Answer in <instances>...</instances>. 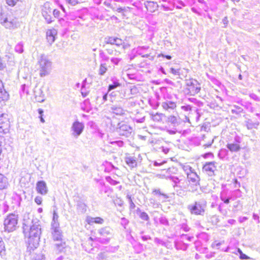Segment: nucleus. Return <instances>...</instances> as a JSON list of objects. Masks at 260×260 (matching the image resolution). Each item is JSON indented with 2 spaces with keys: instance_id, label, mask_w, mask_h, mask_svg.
I'll return each instance as SVG.
<instances>
[{
  "instance_id": "1",
  "label": "nucleus",
  "mask_w": 260,
  "mask_h": 260,
  "mask_svg": "<svg viewBox=\"0 0 260 260\" xmlns=\"http://www.w3.org/2000/svg\"><path fill=\"white\" fill-rule=\"evenodd\" d=\"M41 233V225L38 220L32 221V225L30 226L29 231H26L24 228V234L28 251H34L38 247Z\"/></svg>"
},
{
  "instance_id": "2",
  "label": "nucleus",
  "mask_w": 260,
  "mask_h": 260,
  "mask_svg": "<svg viewBox=\"0 0 260 260\" xmlns=\"http://www.w3.org/2000/svg\"><path fill=\"white\" fill-rule=\"evenodd\" d=\"M39 74L41 77H44L50 74L52 70V62L44 54H41L38 58Z\"/></svg>"
},
{
  "instance_id": "3",
  "label": "nucleus",
  "mask_w": 260,
  "mask_h": 260,
  "mask_svg": "<svg viewBox=\"0 0 260 260\" xmlns=\"http://www.w3.org/2000/svg\"><path fill=\"white\" fill-rule=\"evenodd\" d=\"M0 23L8 29H14L19 26L17 18L2 12H0Z\"/></svg>"
},
{
  "instance_id": "4",
  "label": "nucleus",
  "mask_w": 260,
  "mask_h": 260,
  "mask_svg": "<svg viewBox=\"0 0 260 260\" xmlns=\"http://www.w3.org/2000/svg\"><path fill=\"white\" fill-rule=\"evenodd\" d=\"M18 220L17 214L11 213L8 215L4 221L5 231L10 233L15 231L17 228Z\"/></svg>"
},
{
  "instance_id": "5",
  "label": "nucleus",
  "mask_w": 260,
  "mask_h": 260,
  "mask_svg": "<svg viewBox=\"0 0 260 260\" xmlns=\"http://www.w3.org/2000/svg\"><path fill=\"white\" fill-rule=\"evenodd\" d=\"M196 201L192 204L188 205L187 209L191 214L196 215H204L205 213V208L206 207V202Z\"/></svg>"
},
{
  "instance_id": "6",
  "label": "nucleus",
  "mask_w": 260,
  "mask_h": 260,
  "mask_svg": "<svg viewBox=\"0 0 260 260\" xmlns=\"http://www.w3.org/2000/svg\"><path fill=\"white\" fill-rule=\"evenodd\" d=\"M84 128V125L82 122L78 120L74 122L71 127V135L74 138H78L82 133Z\"/></svg>"
},
{
  "instance_id": "7",
  "label": "nucleus",
  "mask_w": 260,
  "mask_h": 260,
  "mask_svg": "<svg viewBox=\"0 0 260 260\" xmlns=\"http://www.w3.org/2000/svg\"><path fill=\"white\" fill-rule=\"evenodd\" d=\"M10 123L9 116L8 114H0V133L6 134L8 132Z\"/></svg>"
},
{
  "instance_id": "8",
  "label": "nucleus",
  "mask_w": 260,
  "mask_h": 260,
  "mask_svg": "<svg viewBox=\"0 0 260 260\" xmlns=\"http://www.w3.org/2000/svg\"><path fill=\"white\" fill-rule=\"evenodd\" d=\"M116 131L120 135L128 137L131 135L133 129L127 124L121 122L118 124Z\"/></svg>"
},
{
  "instance_id": "9",
  "label": "nucleus",
  "mask_w": 260,
  "mask_h": 260,
  "mask_svg": "<svg viewBox=\"0 0 260 260\" xmlns=\"http://www.w3.org/2000/svg\"><path fill=\"white\" fill-rule=\"evenodd\" d=\"M215 161L206 162L203 165L202 171L209 176L212 177L215 175V171H217V167Z\"/></svg>"
},
{
  "instance_id": "10",
  "label": "nucleus",
  "mask_w": 260,
  "mask_h": 260,
  "mask_svg": "<svg viewBox=\"0 0 260 260\" xmlns=\"http://www.w3.org/2000/svg\"><path fill=\"white\" fill-rule=\"evenodd\" d=\"M186 174L188 182L192 183L195 186L200 185V178L191 167H189V172Z\"/></svg>"
},
{
  "instance_id": "11",
  "label": "nucleus",
  "mask_w": 260,
  "mask_h": 260,
  "mask_svg": "<svg viewBox=\"0 0 260 260\" xmlns=\"http://www.w3.org/2000/svg\"><path fill=\"white\" fill-rule=\"evenodd\" d=\"M36 190L38 193L42 195L46 194L48 193V190L46 182L43 180L37 182L36 184Z\"/></svg>"
},
{
  "instance_id": "12",
  "label": "nucleus",
  "mask_w": 260,
  "mask_h": 260,
  "mask_svg": "<svg viewBox=\"0 0 260 260\" xmlns=\"http://www.w3.org/2000/svg\"><path fill=\"white\" fill-rule=\"evenodd\" d=\"M181 109L185 111H189L190 117H193V116H195L196 120L197 121L199 120L200 114L198 109H195L193 110V111H192V107L190 105H187L181 106Z\"/></svg>"
},
{
  "instance_id": "13",
  "label": "nucleus",
  "mask_w": 260,
  "mask_h": 260,
  "mask_svg": "<svg viewBox=\"0 0 260 260\" xmlns=\"http://www.w3.org/2000/svg\"><path fill=\"white\" fill-rule=\"evenodd\" d=\"M235 141L234 143H228L226 145V147L232 152H237L241 149L239 138H235Z\"/></svg>"
},
{
  "instance_id": "14",
  "label": "nucleus",
  "mask_w": 260,
  "mask_h": 260,
  "mask_svg": "<svg viewBox=\"0 0 260 260\" xmlns=\"http://www.w3.org/2000/svg\"><path fill=\"white\" fill-rule=\"evenodd\" d=\"M105 42L106 44L120 46L122 44L123 41L121 39L117 37H108L105 38Z\"/></svg>"
},
{
  "instance_id": "15",
  "label": "nucleus",
  "mask_w": 260,
  "mask_h": 260,
  "mask_svg": "<svg viewBox=\"0 0 260 260\" xmlns=\"http://www.w3.org/2000/svg\"><path fill=\"white\" fill-rule=\"evenodd\" d=\"M57 34V30L54 28L47 30L46 32L47 40L50 44H52L54 42Z\"/></svg>"
},
{
  "instance_id": "16",
  "label": "nucleus",
  "mask_w": 260,
  "mask_h": 260,
  "mask_svg": "<svg viewBox=\"0 0 260 260\" xmlns=\"http://www.w3.org/2000/svg\"><path fill=\"white\" fill-rule=\"evenodd\" d=\"M35 98L37 102L42 103L45 101V95L41 88H37L34 90Z\"/></svg>"
},
{
  "instance_id": "17",
  "label": "nucleus",
  "mask_w": 260,
  "mask_h": 260,
  "mask_svg": "<svg viewBox=\"0 0 260 260\" xmlns=\"http://www.w3.org/2000/svg\"><path fill=\"white\" fill-rule=\"evenodd\" d=\"M112 231L113 230L110 227L105 226L99 229L98 233L101 236L107 237L112 235Z\"/></svg>"
},
{
  "instance_id": "18",
  "label": "nucleus",
  "mask_w": 260,
  "mask_h": 260,
  "mask_svg": "<svg viewBox=\"0 0 260 260\" xmlns=\"http://www.w3.org/2000/svg\"><path fill=\"white\" fill-rule=\"evenodd\" d=\"M201 87L199 83L198 85L191 86L189 87H187L186 89L187 94H190V95H194L199 93Z\"/></svg>"
},
{
  "instance_id": "19",
  "label": "nucleus",
  "mask_w": 260,
  "mask_h": 260,
  "mask_svg": "<svg viewBox=\"0 0 260 260\" xmlns=\"http://www.w3.org/2000/svg\"><path fill=\"white\" fill-rule=\"evenodd\" d=\"M110 111L117 115H122L124 114V110L122 107L115 105L110 107Z\"/></svg>"
},
{
  "instance_id": "20",
  "label": "nucleus",
  "mask_w": 260,
  "mask_h": 260,
  "mask_svg": "<svg viewBox=\"0 0 260 260\" xmlns=\"http://www.w3.org/2000/svg\"><path fill=\"white\" fill-rule=\"evenodd\" d=\"M8 186L9 182L7 178L2 174H0V189H6Z\"/></svg>"
},
{
  "instance_id": "21",
  "label": "nucleus",
  "mask_w": 260,
  "mask_h": 260,
  "mask_svg": "<svg viewBox=\"0 0 260 260\" xmlns=\"http://www.w3.org/2000/svg\"><path fill=\"white\" fill-rule=\"evenodd\" d=\"M162 108L167 110H173L176 107V103L170 101L162 102L161 104Z\"/></svg>"
},
{
  "instance_id": "22",
  "label": "nucleus",
  "mask_w": 260,
  "mask_h": 260,
  "mask_svg": "<svg viewBox=\"0 0 260 260\" xmlns=\"http://www.w3.org/2000/svg\"><path fill=\"white\" fill-rule=\"evenodd\" d=\"M126 164L131 168H134L137 166V162L136 158L133 156H126L125 158Z\"/></svg>"
},
{
  "instance_id": "23",
  "label": "nucleus",
  "mask_w": 260,
  "mask_h": 260,
  "mask_svg": "<svg viewBox=\"0 0 260 260\" xmlns=\"http://www.w3.org/2000/svg\"><path fill=\"white\" fill-rule=\"evenodd\" d=\"M178 170L175 167H170L169 168L167 171L165 172V173L162 174L163 176L166 179H168V176H174V175L176 174L177 173Z\"/></svg>"
},
{
  "instance_id": "24",
  "label": "nucleus",
  "mask_w": 260,
  "mask_h": 260,
  "mask_svg": "<svg viewBox=\"0 0 260 260\" xmlns=\"http://www.w3.org/2000/svg\"><path fill=\"white\" fill-rule=\"evenodd\" d=\"M168 179L171 180L174 183V187H178L179 184L182 183L183 179H179L178 177L175 176H168Z\"/></svg>"
},
{
  "instance_id": "25",
  "label": "nucleus",
  "mask_w": 260,
  "mask_h": 260,
  "mask_svg": "<svg viewBox=\"0 0 260 260\" xmlns=\"http://www.w3.org/2000/svg\"><path fill=\"white\" fill-rule=\"evenodd\" d=\"M52 234L54 240L60 241L62 239V234L60 229L52 231Z\"/></svg>"
},
{
  "instance_id": "26",
  "label": "nucleus",
  "mask_w": 260,
  "mask_h": 260,
  "mask_svg": "<svg viewBox=\"0 0 260 260\" xmlns=\"http://www.w3.org/2000/svg\"><path fill=\"white\" fill-rule=\"evenodd\" d=\"M77 210L80 213H84L86 211V205L82 202H78L77 204Z\"/></svg>"
},
{
  "instance_id": "27",
  "label": "nucleus",
  "mask_w": 260,
  "mask_h": 260,
  "mask_svg": "<svg viewBox=\"0 0 260 260\" xmlns=\"http://www.w3.org/2000/svg\"><path fill=\"white\" fill-rule=\"evenodd\" d=\"M51 13V12L50 11H48V13L46 11L42 12V15L48 24L51 23L54 21L50 15Z\"/></svg>"
},
{
  "instance_id": "28",
  "label": "nucleus",
  "mask_w": 260,
  "mask_h": 260,
  "mask_svg": "<svg viewBox=\"0 0 260 260\" xmlns=\"http://www.w3.org/2000/svg\"><path fill=\"white\" fill-rule=\"evenodd\" d=\"M0 99L3 101H7L9 99V94L4 89V85H3V87L0 89Z\"/></svg>"
},
{
  "instance_id": "29",
  "label": "nucleus",
  "mask_w": 260,
  "mask_h": 260,
  "mask_svg": "<svg viewBox=\"0 0 260 260\" xmlns=\"http://www.w3.org/2000/svg\"><path fill=\"white\" fill-rule=\"evenodd\" d=\"M175 247L177 250H186L188 248V245L184 243L175 242Z\"/></svg>"
},
{
  "instance_id": "30",
  "label": "nucleus",
  "mask_w": 260,
  "mask_h": 260,
  "mask_svg": "<svg viewBox=\"0 0 260 260\" xmlns=\"http://www.w3.org/2000/svg\"><path fill=\"white\" fill-rule=\"evenodd\" d=\"M5 58L7 59V63L10 66H14L15 64L14 62V56L12 54H8L5 55Z\"/></svg>"
},
{
  "instance_id": "31",
  "label": "nucleus",
  "mask_w": 260,
  "mask_h": 260,
  "mask_svg": "<svg viewBox=\"0 0 260 260\" xmlns=\"http://www.w3.org/2000/svg\"><path fill=\"white\" fill-rule=\"evenodd\" d=\"M0 255L2 257L6 256L5 244L1 237H0Z\"/></svg>"
},
{
  "instance_id": "32",
  "label": "nucleus",
  "mask_w": 260,
  "mask_h": 260,
  "mask_svg": "<svg viewBox=\"0 0 260 260\" xmlns=\"http://www.w3.org/2000/svg\"><path fill=\"white\" fill-rule=\"evenodd\" d=\"M120 85L121 84L118 81H113L112 84L109 85L108 92L119 87Z\"/></svg>"
},
{
  "instance_id": "33",
  "label": "nucleus",
  "mask_w": 260,
  "mask_h": 260,
  "mask_svg": "<svg viewBox=\"0 0 260 260\" xmlns=\"http://www.w3.org/2000/svg\"><path fill=\"white\" fill-rule=\"evenodd\" d=\"M107 71V65L105 63H101L99 70V74L104 75Z\"/></svg>"
},
{
  "instance_id": "34",
  "label": "nucleus",
  "mask_w": 260,
  "mask_h": 260,
  "mask_svg": "<svg viewBox=\"0 0 260 260\" xmlns=\"http://www.w3.org/2000/svg\"><path fill=\"white\" fill-rule=\"evenodd\" d=\"M228 154V150L226 149H221L218 152V156L220 158L223 159Z\"/></svg>"
},
{
  "instance_id": "35",
  "label": "nucleus",
  "mask_w": 260,
  "mask_h": 260,
  "mask_svg": "<svg viewBox=\"0 0 260 260\" xmlns=\"http://www.w3.org/2000/svg\"><path fill=\"white\" fill-rule=\"evenodd\" d=\"M126 199L128 200L129 204V209L131 210L134 209L136 206L134 203L133 201V200L132 199V196L129 193H127L126 194Z\"/></svg>"
},
{
  "instance_id": "36",
  "label": "nucleus",
  "mask_w": 260,
  "mask_h": 260,
  "mask_svg": "<svg viewBox=\"0 0 260 260\" xmlns=\"http://www.w3.org/2000/svg\"><path fill=\"white\" fill-rule=\"evenodd\" d=\"M15 51L19 53H21L23 52V45L22 43H18L15 47Z\"/></svg>"
},
{
  "instance_id": "37",
  "label": "nucleus",
  "mask_w": 260,
  "mask_h": 260,
  "mask_svg": "<svg viewBox=\"0 0 260 260\" xmlns=\"http://www.w3.org/2000/svg\"><path fill=\"white\" fill-rule=\"evenodd\" d=\"M9 207L6 202L3 203L1 208V214H4L9 210Z\"/></svg>"
},
{
  "instance_id": "38",
  "label": "nucleus",
  "mask_w": 260,
  "mask_h": 260,
  "mask_svg": "<svg viewBox=\"0 0 260 260\" xmlns=\"http://www.w3.org/2000/svg\"><path fill=\"white\" fill-rule=\"evenodd\" d=\"M198 84V82L196 80L190 79L186 80V85L187 87H189L191 86L196 85Z\"/></svg>"
},
{
  "instance_id": "39",
  "label": "nucleus",
  "mask_w": 260,
  "mask_h": 260,
  "mask_svg": "<svg viewBox=\"0 0 260 260\" xmlns=\"http://www.w3.org/2000/svg\"><path fill=\"white\" fill-rule=\"evenodd\" d=\"M43 11H46L47 13L48 11L51 12L50 4L49 2H46L44 3L42 9V12Z\"/></svg>"
},
{
  "instance_id": "40",
  "label": "nucleus",
  "mask_w": 260,
  "mask_h": 260,
  "mask_svg": "<svg viewBox=\"0 0 260 260\" xmlns=\"http://www.w3.org/2000/svg\"><path fill=\"white\" fill-rule=\"evenodd\" d=\"M140 218L145 221H149V217L147 213L145 212H142V213H140V215H139Z\"/></svg>"
},
{
  "instance_id": "41",
  "label": "nucleus",
  "mask_w": 260,
  "mask_h": 260,
  "mask_svg": "<svg viewBox=\"0 0 260 260\" xmlns=\"http://www.w3.org/2000/svg\"><path fill=\"white\" fill-rule=\"evenodd\" d=\"M96 241L100 242L102 244H107L109 242L110 238H96L95 239Z\"/></svg>"
},
{
  "instance_id": "42",
  "label": "nucleus",
  "mask_w": 260,
  "mask_h": 260,
  "mask_svg": "<svg viewBox=\"0 0 260 260\" xmlns=\"http://www.w3.org/2000/svg\"><path fill=\"white\" fill-rule=\"evenodd\" d=\"M168 121L172 124H176L178 123L177 118L174 116H170L168 118Z\"/></svg>"
},
{
  "instance_id": "43",
  "label": "nucleus",
  "mask_w": 260,
  "mask_h": 260,
  "mask_svg": "<svg viewBox=\"0 0 260 260\" xmlns=\"http://www.w3.org/2000/svg\"><path fill=\"white\" fill-rule=\"evenodd\" d=\"M129 88L132 95L136 94L139 92L138 88L135 85L130 86Z\"/></svg>"
},
{
  "instance_id": "44",
  "label": "nucleus",
  "mask_w": 260,
  "mask_h": 260,
  "mask_svg": "<svg viewBox=\"0 0 260 260\" xmlns=\"http://www.w3.org/2000/svg\"><path fill=\"white\" fill-rule=\"evenodd\" d=\"M106 181L112 185H116L119 183V182L113 179L111 177H107L106 178Z\"/></svg>"
},
{
  "instance_id": "45",
  "label": "nucleus",
  "mask_w": 260,
  "mask_h": 260,
  "mask_svg": "<svg viewBox=\"0 0 260 260\" xmlns=\"http://www.w3.org/2000/svg\"><path fill=\"white\" fill-rule=\"evenodd\" d=\"M111 62L115 64V65H118L120 63V62L121 61V58H118V57H112L110 59Z\"/></svg>"
},
{
  "instance_id": "46",
  "label": "nucleus",
  "mask_w": 260,
  "mask_h": 260,
  "mask_svg": "<svg viewBox=\"0 0 260 260\" xmlns=\"http://www.w3.org/2000/svg\"><path fill=\"white\" fill-rule=\"evenodd\" d=\"M152 193L155 195L162 196L165 199H167L168 198V196L167 194L161 193L160 189H154L153 190Z\"/></svg>"
},
{
  "instance_id": "47",
  "label": "nucleus",
  "mask_w": 260,
  "mask_h": 260,
  "mask_svg": "<svg viewBox=\"0 0 260 260\" xmlns=\"http://www.w3.org/2000/svg\"><path fill=\"white\" fill-rule=\"evenodd\" d=\"M6 69V63L3 58L0 56V71H4Z\"/></svg>"
},
{
  "instance_id": "48",
  "label": "nucleus",
  "mask_w": 260,
  "mask_h": 260,
  "mask_svg": "<svg viewBox=\"0 0 260 260\" xmlns=\"http://www.w3.org/2000/svg\"><path fill=\"white\" fill-rule=\"evenodd\" d=\"M107 51L109 55L117 56L120 52L112 49H107Z\"/></svg>"
},
{
  "instance_id": "49",
  "label": "nucleus",
  "mask_w": 260,
  "mask_h": 260,
  "mask_svg": "<svg viewBox=\"0 0 260 260\" xmlns=\"http://www.w3.org/2000/svg\"><path fill=\"white\" fill-rule=\"evenodd\" d=\"M81 92L82 96L83 98H85L88 94L89 91H86L85 89V87H84V84H83L82 85L81 88Z\"/></svg>"
},
{
  "instance_id": "50",
  "label": "nucleus",
  "mask_w": 260,
  "mask_h": 260,
  "mask_svg": "<svg viewBox=\"0 0 260 260\" xmlns=\"http://www.w3.org/2000/svg\"><path fill=\"white\" fill-rule=\"evenodd\" d=\"M246 125L247 129H251L252 128H254L253 122L251 120L248 119L246 122Z\"/></svg>"
},
{
  "instance_id": "51",
  "label": "nucleus",
  "mask_w": 260,
  "mask_h": 260,
  "mask_svg": "<svg viewBox=\"0 0 260 260\" xmlns=\"http://www.w3.org/2000/svg\"><path fill=\"white\" fill-rule=\"evenodd\" d=\"M59 224L58 222H51V230L53 231L59 230Z\"/></svg>"
},
{
  "instance_id": "52",
  "label": "nucleus",
  "mask_w": 260,
  "mask_h": 260,
  "mask_svg": "<svg viewBox=\"0 0 260 260\" xmlns=\"http://www.w3.org/2000/svg\"><path fill=\"white\" fill-rule=\"evenodd\" d=\"M188 181L185 179H183L182 183L179 184L178 187L186 189L188 187Z\"/></svg>"
},
{
  "instance_id": "53",
  "label": "nucleus",
  "mask_w": 260,
  "mask_h": 260,
  "mask_svg": "<svg viewBox=\"0 0 260 260\" xmlns=\"http://www.w3.org/2000/svg\"><path fill=\"white\" fill-rule=\"evenodd\" d=\"M66 2L72 6H74L80 3L78 0H66Z\"/></svg>"
},
{
  "instance_id": "54",
  "label": "nucleus",
  "mask_w": 260,
  "mask_h": 260,
  "mask_svg": "<svg viewBox=\"0 0 260 260\" xmlns=\"http://www.w3.org/2000/svg\"><path fill=\"white\" fill-rule=\"evenodd\" d=\"M100 57L103 61H107L109 59V57L107 56L103 52H100Z\"/></svg>"
},
{
  "instance_id": "55",
  "label": "nucleus",
  "mask_w": 260,
  "mask_h": 260,
  "mask_svg": "<svg viewBox=\"0 0 260 260\" xmlns=\"http://www.w3.org/2000/svg\"><path fill=\"white\" fill-rule=\"evenodd\" d=\"M94 217H92L89 216H87L86 218V221L88 224L90 225H92L93 223H94Z\"/></svg>"
},
{
  "instance_id": "56",
  "label": "nucleus",
  "mask_w": 260,
  "mask_h": 260,
  "mask_svg": "<svg viewBox=\"0 0 260 260\" xmlns=\"http://www.w3.org/2000/svg\"><path fill=\"white\" fill-rule=\"evenodd\" d=\"M159 220L160 223L163 225H168L169 224L168 219L165 217H161Z\"/></svg>"
},
{
  "instance_id": "57",
  "label": "nucleus",
  "mask_w": 260,
  "mask_h": 260,
  "mask_svg": "<svg viewBox=\"0 0 260 260\" xmlns=\"http://www.w3.org/2000/svg\"><path fill=\"white\" fill-rule=\"evenodd\" d=\"M104 4L105 6H106L107 7L110 8L112 9L113 10H114L115 8L113 7V4L111 3L110 1H106L104 2Z\"/></svg>"
},
{
  "instance_id": "58",
  "label": "nucleus",
  "mask_w": 260,
  "mask_h": 260,
  "mask_svg": "<svg viewBox=\"0 0 260 260\" xmlns=\"http://www.w3.org/2000/svg\"><path fill=\"white\" fill-rule=\"evenodd\" d=\"M94 223L102 224L104 222V219L100 217H94Z\"/></svg>"
},
{
  "instance_id": "59",
  "label": "nucleus",
  "mask_w": 260,
  "mask_h": 260,
  "mask_svg": "<svg viewBox=\"0 0 260 260\" xmlns=\"http://www.w3.org/2000/svg\"><path fill=\"white\" fill-rule=\"evenodd\" d=\"M129 221L128 220L126 219L124 217H122L121 219V224L124 227V228H126V226L127 225V224L128 223Z\"/></svg>"
},
{
  "instance_id": "60",
  "label": "nucleus",
  "mask_w": 260,
  "mask_h": 260,
  "mask_svg": "<svg viewBox=\"0 0 260 260\" xmlns=\"http://www.w3.org/2000/svg\"><path fill=\"white\" fill-rule=\"evenodd\" d=\"M110 143L113 145H116L118 147H122L123 145V142L120 140L112 141Z\"/></svg>"
},
{
  "instance_id": "61",
  "label": "nucleus",
  "mask_w": 260,
  "mask_h": 260,
  "mask_svg": "<svg viewBox=\"0 0 260 260\" xmlns=\"http://www.w3.org/2000/svg\"><path fill=\"white\" fill-rule=\"evenodd\" d=\"M19 0H6L7 4L10 6H15Z\"/></svg>"
},
{
  "instance_id": "62",
  "label": "nucleus",
  "mask_w": 260,
  "mask_h": 260,
  "mask_svg": "<svg viewBox=\"0 0 260 260\" xmlns=\"http://www.w3.org/2000/svg\"><path fill=\"white\" fill-rule=\"evenodd\" d=\"M242 111V109L241 107H237V109H232V113L233 114H239Z\"/></svg>"
},
{
  "instance_id": "63",
  "label": "nucleus",
  "mask_w": 260,
  "mask_h": 260,
  "mask_svg": "<svg viewBox=\"0 0 260 260\" xmlns=\"http://www.w3.org/2000/svg\"><path fill=\"white\" fill-rule=\"evenodd\" d=\"M35 202L38 205H41L42 202V198L40 196H37L35 199Z\"/></svg>"
},
{
  "instance_id": "64",
  "label": "nucleus",
  "mask_w": 260,
  "mask_h": 260,
  "mask_svg": "<svg viewBox=\"0 0 260 260\" xmlns=\"http://www.w3.org/2000/svg\"><path fill=\"white\" fill-rule=\"evenodd\" d=\"M35 260H45V257L42 254H39L36 255Z\"/></svg>"
}]
</instances>
